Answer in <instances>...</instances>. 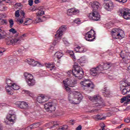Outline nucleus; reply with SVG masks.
<instances>
[{
  "label": "nucleus",
  "instance_id": "f257e3e1",
  "mask_svg": "<svg viewBox=\"0 0 130 130\" xmlns=\"http://www.w3.org/2000/svg\"><path fill=\"white\" fill-rule=\"evenodd\" d=\"M83 95L79 91H74L68 95V100L71 104H80L83 100Z\"/></svg>",
  "mask_w": 130,
  "mask_h": 130
},
{
  "label": "nucleus",
  "instance_id": "f03ea898",
  "mask_svg": "<svg viewBox=\"0 0 130 130\" xmlns=\"http://www.w3.org/2000/svg\"><path fill=\"white\" fill-rule=\"evenodd\" d=\"M67 74L68 76H71L72 74V75L76 78L81 79L84 76V71L83 70V69L78 64V63L75 62L73 70L69 71L67 72Z\"/></svg>",
  "mask_w": 130,
  "mask_h": 130
},
{
  "label": "nucleus",
  "instance_id": "7ed1b4c3",
  "mask_svg": "<svg viewBox=\"0 0 130 130\" xmlns=\"http://www.w3.org/2000/svg\"><path fill=\"white\" fill-rule=\"evenodd\" d=\"M87 98H88L90 101L93 102V107H99L101 108L105 106V103H104V101L102 100V98L99 94L95 95L92 97L88 95L87 96Z\"/></svg>",
  "mask_w": 130,
  "mask_h": 130
},
{
  "label": "nucleus",
  "instance_id": "20e7f679",
  "mask_svg": "<svg viewBox=\"0 0 130 130\" xmlns=\"http://www.w3.org/2000/svg\"><path fill=\"white\" fill-rule=\"evenodd\" d=\"M120 91L122 95H126L130 92V83L126 80L120 82Z\"/></svg>",
  "mask_w": 130,
  "mask_h": 130
},
{
  "label": "nucleus",
  "instance_id": "39448f33",
  "mask_svg": "<svg viewBox=\"0 0 130 130\" xmlns=\"http://www.w3.org/2000/svg\"><path fill=\"white\" fill-rule=\"evenodd\" d=\"M81 87L84 89V90H87V89H91L93 90L95 88V84L90 80V79H86L81 81L80 82Z\"/></svg>",
  "mask_w": 130,
  "mask_h": 130
},
{
  "label": "nucleus",
  "instance_id": "423d86ee",
  "mask_svg": "<svg viewBox=\"0 0 130 130\" xmlns=\"http://www.w3.org/2000/svg\"><path fill=\"white\" fill-rule=\"evenodd\" d=\"M111 33L113 38L115 39H122L124 37V32L119 28H113Z\"/></svg>",
  "mask_w": 130,
  "mask_h": 130
},
{
  "label": "nucleus",
  "instance_id": "0eeeda50",
  "mask_svg": "<svg viewBox=\"0 0 130 130\" xmlns=\"http://www.w3.org/2000/svg\"><path fill=\"white\" fill-rule=\"evenodd\" d=\"M24 77L25 78L26 82L28 86H34L36 81L32 74L25 72L24 73Z\"/></svg>",
  "mask_w": 130,
  "mask_h": 130
},
{
  "label": "nucleus",
  "instance_id": "6e6552de",
  "mask_svg": "<svg viewBox=\"0 0 130 130\" xmlns=\"http://www.w3.org/2000/svg\"><path fill=\"white\" fill-rule=\"evenodd\" d=\"M95 35H96L95 31L93 29H91L89 31L85 34L84 38L86 41L92 42V41H94V40L96 38Z\"/></svg>",
  "mask_w": 130,
  "mask_h": 130
},
{
  "label": "nucleus",
  "instance_id": "1a4fd4ad",
  "mask_svg": "<svg viewBox=\"0 0 130 130\" xmlns=\"http://www.w3.org/2000/svg\"><path fill=\"white\" fill-rule=\"evenodd\" d=\"M44 108L47 111V112H49V113H52L55 111V105L53 102H51L48 103H46L44 105Z\"/></svg>",
  "mask_w": 130,
  "mask_h": 130
},
{
  "label": "nucleus",
  "instance_id": "9d476101",
  "mask_svg": "<svg viewBox=\"0 0 130 130\" xmlns=\"http://www.w3.org/2000/svg\"><path fill=\"white\" fill-rule=\"evenodd\" d=\"M119 12L125 20H130V10L128 8H123L120 10Z\"/></svg>",
  "mask_w": 130,
  "mask_h": 130
},
{
  "label": "nucleus",
  "instance_id": "9b49d317",
  "mask_svg": "<svg viewBox=\"0 0 130 130\" xmlns=\"http://www.w3.org/2000/svg\"><path fill=\"white\" fill-rule=\"evenodd\" d=\"M103 69L100 68V65H99L96 68H93L90 70V74L91 76L97 77L99 74L102 73Z\"/></svg>",
  "mask_w": 130,
  "mask_h": 130
},
{
  "label": "nucleus",
  "instance_id": "f8f14e48",
  "mask_svg": "<svg viewBox=\"0 0 130 130\" xmlns=\"http://www.w3.org/2000/svg\"><path fill=\"white\" fill-rule=\"evenodd\" d=\"M6 44L7 45H17V44H20L21 42V39L19 38H13L11 39H6Z\"/></svg>",
  "mask_w": 130,
  "mask_h": 130
},
{
  "label": "nucleus",
  "instance_id": "ddd939ff",
  "mask_svg": "<svg viewBox=\"0 0 130 130\" xmlns=\"http://www.w3.org/2000/svg\"><path fill=\"white\" fill-rule=\"evenodd\" d=\"M88 17L90 20L93 21H99L101 18L100 14L96 11H93V12L89 15Z\"/></svg>",
  "mask_w": 130,
  "mask_h": 130
},
{
  "label": "nucleus",
  "instance_id": "4468645a",
  "mask_svg": "<svg viewBox=\"0 0 130 130\" xmlns=\"http://www.w3.org/2000/svg\"><path fill=\"white\" fill-rule=\"evenodd\" d=\"M6 83L7 85L6 86V91L9 95H12L13 94V92H12V88H11V86H12V85L14 83V81H11L10 79H6Z\"/></svg>",
  "mask_w": 130,
  "mask_h": 130
},
{
  "label": "nucleus",
  "instance_id": "2eb2a0df",
  "mask_svg": "<svg viewBox=\"0 0 130 130\" xmlns=\"http://www.w3.org/2000/svg\"><path fill=\"white\" fill-rule=\"evenodd\" d=\"M67 30V26L62 25L59 29L56 31V34L55 35V37L56 39H60L62 36V32Z\"/></svg>",
  "mask_w": 130,
  "mask_h": 130
},
{
  "label": "nucleus",
  "instance_id": "dca6fc26",
  "mask_svg": "<svg viewBox=\"0 0 130 130\" xmlns=\"http://www.w3.org/2000/svg\"><path fill=\"white\" fill-rule=\"evenodd\" d=\"M29 66L32 67H41V64L38 61H35L32 58H28L25 60Z\"/></svg>",
  "mask_w": 130,
  "mask_h": 130
},
{
  "label": "nucleus",
  "instance_id": "f3484780",
  "mask_svg": "<svg viewBox=\"0 0 130 130\" xmlns=\"http://www.w3.org/2000/svg\"><path fill=\"white\" fill-rule=\"evenodd\" d=\"M63 83L64 85V87L65 88V90L67 92H71V88L69 87H74V85H72L71 82L69 81V79H67L66 80L63 81Z\"/></svg>",
  "mask_w": 130,
  "mask_h": 130
},
{
  "label": "nucleus",
  "instance_id": "a211bd4d",
  "mask_svg": "<svg viewBox=\"0 0 130 130\" xmlns=\"http://www.w3.org/2000/svg\"><path fill=\"white\" fill-rule=\"evenodd\" d=\"M16 104L21 109H28L29 107L28 104L25 102H16Z\"/></svg>",
  "mask_w": 130,
  "mask_h": 130
},
{
  "label": "nucleus",
  "instance_id": "6ab92c4d",
  "mask_svg": "<svg viewBox=\"0 0 130 130\" xmlns=\"http://www.w3.org/2000/svg\"><path fill=\"white\" fill-rule=\"evenodd\" d=\"M104 8L107 11H109L110 12V11L113 10V3L111 1H108L106 3Z\"/></svg>",
  "mask_w": 130,
  "mask_h": 130
},
{
  "label": "nucleus",
  "instance_id": "aec40b11",
  "mask_svg": "<svg viewBox=\"0 0 130 130\" xmlns=\"http://www.w3.org/2000/svg\"><path fill=\"white\" fill-rule=\"evenodd\" d=\"M37 101L39 103H44V102L48 101V98H47V96H44L43 95H41L37 98Z\"/></svg>",
  "mask_w": 130,
  "mask_h": 130
},
{
  "label": "nucleus",
  "instance_id": "412c9836",
  "mask_svg": "<svg viewBox=\"0 0 130 130\" xmlns=\"http://www.w3.org/2000/svg\"><path fill=\"white\" fill-rule=\"evenodd\" d=\"M79 10L76 9V8H71L67 10V15L68 16H72V15H76L78 14Z\"/></svg>",
  "mask_w": 130,
  "mask_h": 130
},
{
  "label": "nucleus",
  "instance_id": "4be33fe9",
  "mask_svg": "<svg viewBox=\"0 0 130 130\" xmlns=\"http://www.w3.org/2000/svg\"><path fill=\"white\" fill-rule=\"evenodd\" d=\"M101 69H103L102 70V72H103V71H105L106 70H108L110 68V67H113V64L110 63V62H107L106 63H104L103 66L100 64Z\"/></svg>",
  "mask_w": 130,
  "mask_h": 130
},
{
  "label": "nucleus",
  "instance_id": "5701e85b",
  "mask_svg": "<svg viewBox=\"0 0 130 130\" xmlns=\"http://www.w3.org/2000/svg\"><path fill=\"white\" fill-rule=\"evenodd\" d=\"M87 50V48H85L84 46H77L75 48L76 52H79V53H84V52H86Z\"/></svg>",
  "mask_w": 130,
  "mask_h": 130
},
{
  "label": "nucleus",
  "instance_id": "b1692460",
  "mask_svg": "<svg viewBox=\"0 0 130 130\" xmlns=\"http://www.w3.org/2000/svg\"><path fill=\"white\" fill-rule=\"evenodd\" d=\"M49 128H52L53 129H55L58 127V122L57 121H52L48 123Z\"/></svg>",
  "mask_w": 130,
  "mask_h": 130
},
{
  "label": "nucleus",
  "instance_id": "393cba45",
  "mask_svg": "<svg viewBox=\"0 0 130 130\" xmlns=\"http://www.w3.org/2000/svg\"><path fill=\"white\" fill-rule=\"evenodd\" d=\"M7 118L10 122H15L17 118L15 114H9L8 115Z\"/></svg>",
  "mask_w": 130,
  "mask_h": 130
},
{
  "label": "nucleus",
  "instance_id": "a878e982",
  "mask_svg": "<svg viewBox=\"0 0 130 130\" xmlns=\"http://www.w3.org/2000/svg\"><path fill=\"white\" fill-rule=\"evenodd\" d=\"M90 4L92 9H93V11H97L100 7V4L97 1L91 2Z\"/></svg>",
  "mask_w": 130,
  "mask_h": 130
},
{
  "label": "nucleus",
  "instance_id": "bb28decb",
  "mask_svg": "<svg viewBox=\"0 0 130 130\" xmlns=\"http://www.w3.org/2000/svg\"><path fill=\"white\" fill-rule=\"evenodd\" d=\"M45 9L44 8V7L43 6H40V7H39V11L37 13V16H43V15H44L45 14Z\"/></svg>",
  "mask_w": 130,
  "mask_h": 130
},
{
  "label": "nucleus",
  "instance_id": "cd10ccee",
  "mask_svg": "<svg viewBox=\"0 0 130 130\" xmlns=\"http://www.w3.org/2000/svg\"><path fill=\"white\" fill-rule=\"evenodd\" d=\"M78 62L79 63V64L81 66V67L84 66L83 63H86L87 62V59L86 58V57H82L80 59L78 60Z\"/></svg>",
  "mask_w": 130,
  "mask_h": 130
},
{
  "label": "nucleus",
  "instance_id": "c85d7f7f",
  "mask_svg": "<svg viewBox=\"0 0 130 130\" xmlns=\"http://www.w3.org/2000/svg\"><path fill=\"white\" fill-rule=\"evenodd\" d=\"M40 126V123L37 122L31 125H30L27 127L28 129L30 128V129H33V128H37V127H39Z\"/></svg>",
  "mask_w": 130,
  "mask_h": 130
},
{
  "label": "nucleus",
  "instance_id": "c756f323",
  "mask_svg": "<svg viewBox=\"0 0 130 130\" xmlns=\"http://www.w3.org/2000/svg\"><path fill=\"white\" fill-rule=\"evenodd\" d=\"M103 93L104 94V96H107L110 94V91L109 90H107V88L106 87H104L103 89Z\"/></svg>",
  "mask_w": 130,
  "mask_h": 130
},
{
  "label": "nucleus",
  "instance_id": "7c9ffc66",
  "mask_svg": "<svg viewBox=\"0 0 130 130\" xmlns=\"http://www.w3.org/2000/svg\"><path fill=\"white\" fill-rule=\"evenodd\" d=\"M46 68L47 69H49L50 71H52V70H55V66L54 64H52V63H48L46 64Z\"/></svg>",
  "mask_w": 130,
  "mask_h": 130
},
{
  "label": "nucleus",
  "instance_id": "2f4dec72",
  "mask_svg": "<svg viewBox=\"0 0 130 130\" xmlns=\"http://www.w3.org/2000/svg\"><path fill=\"white\" fill-rule=\"evenodd\" d=\"M11 89H13V90H19V89H20V86H18L16 83L13 82L11 86Z\"/></svg>",
  "mask_w": 130,
  "mask_h": 130
},
{
  "label": "nucleus",
  "instance_id": "473e14b6",
  "mask_svg": "<svg viewBox=\"0 0 130 130\" xmlns=\"http://www.w3.org/2000/svg\"><path fill=\"white\" fill-rule=\"evenodd\" d=\"M62 55H63L62 53L59 51L56 52L54 54L55 57H57L58 59L61 58Z\"/></svg>",
  "mask_w": 130,
  "mask_h": 130
},
{
  "label": "nucleus",
  "instance_id": "72a5a7b5",
  "mask_svg": "<svg viewBox=\"0 0 130 130\" xmlns=\"http://www.w3.org/2000/svg\"><path fill=\"white\" fill-rule=\"evenodd\" d=\"M2 1L6 2L7 0H0V11H6V10H7V7H5L4 4H1Z\"/></svg>",
  "mask_w": 130,
  "mask_h": 130
},
{
  "label": "nucleus",
  "instance_id": "f704fd0d",
  "mask_svg": "<svg viewBox=\"0 0 130 130\" xmlns=\"http://www.w3.org/2000/svg\"><path fill=\"white\" fill-rule=\"evenodd\" d=\"M33 23V21L31 19L27 18L24 21V25L27 26L28 25H31Z\"/></svg>",
  "mask_w": 130,
  "mask_h": 130
},
{
  "label": "nucleus",
  "instance_id": "c9c22d12",
  "mask_svg": "<svg viewBox=\"0 0 130 130\" xmlns=\"http://www.w3.org/2000/svg\"><path fill=\"white\" fill-rule=\"evenodd\" d=\"M68 127L69 126H68V125H64L62 126L59 127V128H58L57 130H67L68 129Z\"/></svg>",
  "mask_w": 130,
  "mask_h": 130
},
{
  "label": "nucleus",
  "instance_id": "e433bc0d",
  "mask_svg": "<svg viewBox=\"0 0 130 130\" xmlns=\"http://www.w3.org/2000/svg\"><path fill=\"white\" fill-rule=\"evenodd\" d=\"M95 118H96V119H98L99 120H104L106 119V117H101V116H100V115H97L95 116Z\"/></svg>",
  "mask_w": 130,
  "mask_h": 130
},
{
  "label": "nucleus",
  "instance_id": "4c0bfd02",
  "mask_svg": "<svg viewBox=\"0 0 130 130\" xmlns=\"http://www.w3.org/2000/svg\"><path fill=\"white\" fill-rule=\"evenodd\" d=\"M16 22L19 24H23V22H24V18L22 17L21 18H18Z\"/></svg>",
  "mask_w": 130,
  "mask_h": 130
},
{
  "label": "nucleus",
  "instance_id": "58836bf2",
  "mask_svg": "<svg viewBox=\"0 0 130 130\" xmlns=\"http://www.w3.org/2000/svg\"><path fill=\"white\" fill-rule=\"evenodd\" d=\"M70 54L71 57H72L73 60L75 61L76 60V57L75 56V55L74 54V51H70Z\"/></svg>",
  "mask_w": 130,
  "mask_h": 130
},
{
  "label": "nucleus",
  "instance_id": "ea45409f",
  "mask_svg": "<svg viewBox=\"0 0 130 130\" xmlns=\"http://www.w3.org/2000/svg\"><path fill=\"white\" fill-rule=\"evenodd\" d=\"M125 58L126 59H130V53L129 52H125Z\"/></svg>",
  "mask_w": 130,
  "mask_h": 130
},
{
  "label": "nucleus",
  "instance_id": "a19ab883",
  "mask_svg": "<svg viewBox=\"0 0 130 130\" xmlns=\"http://www.w3.org/2000/svg\"><path fill=\"white\" fill-rule=\"evenodd\" d=\"M4 24H7V20L0 18V24L4 25Z\"/></svg>",
  "mask_w": 130,
  "mask_h": 130
},
{
  "label": "nucleus",
  "instance_id": "79ce46f5",
  "mask_svg": "<svg viewBox=\"0 0 130 130\" xmlns=\"http://www.w3.org/2000/svg\"><path fill=\"white\" fill-rule=\"evenodd\" d=\"M36 21L37 22V23H40V22H43L42 19H41V18L39 17V16H37L36 19Z\"/></svg>",
  "mask_w": 130,
  "mask_h": 130
},
{
  "label": "nucleus",
  "instance_id": "37998d69",
  "mask_svg": "<svg viewBox=\"0 0 130 130\" xmlns=\"http://www.w3.org/2000/svg\"><path fill=\"white\" fill-rule=\"evenodd\" d=\"M126 104H129L130 103V94L126 96Z\"/></svg>",
  "mask_w": 130,
  "mask_h": 130
},
{
  "label": "nucleus",
  "instance_id": "c03bdc74",
  "mask_svg": "<svg viewBox=\"0 0 130 130\" xmlns=\"http://www.w3.org/2000/svg\"><path fill=\"white\" fill-rule=\"evenodd\" d=\"M9 23L10 28H13V26H14V20H13V19L10 20Z\"/></svg>",
  "mask_w": 130,
  "mask_h": 130
},
{
  "label": "nucleus",
  "instance_id": "a18cd8bd",
  "mask_svg": "<svg viewBox=\"0 0 130 130\" xmlns=\"http://www.w3.org/2000/svg\"><path fill=\"white\" fill-rule=\"evenodd\" d=\"M116 2H118V3H120V4H125L127 0H115Z\"/></svg>",
  "mask_w": 130,
  "mask_h": 130
},
{
  "label": "nucleus",
  "instance_id": "49530a36",
  "mask_svg": "<svg viewBox=\"0 0 130 130\" xmlns=\"http://www.w3.org/2000/svg\"><path fill=\"white\" fill-rule=\"evenodd\" d=\"M120 55L122 58H125V52H121V53H120Z\"/></svg>",
  "mask_w": 130,
  "mask_h": 130
},
{
  "label": "nucleus",
  "instance_id": "de8ad7c7",
  "mask_svg": "<svg viewBox=\"0 0 130 130\" xmlns=\"http://www.w3.org/2000/svg\"><path fill=\"white\" fill-rule=\"evenodd\" d=\"M9 32H11L13 34H16V33H17V30H16L14 28H12L9 29Z\"/></svg>",
  "mask_w": 130,
  "mask_h": 130
},
{
  "label": "nucleus",
  "instance_id": "09e8293b",
  "mask_svg": "<svg viewBox=\"0 0 130 130\" xmlns=\"http://www.w3.org/2000/svg\"><path fill=\"white\" fill-rule=\"evenodd\" d=\"M123 102H125L124 104H126V97L121 99V103H123Z\"/></svg>",
  "mask_w": 130,
  "mask_h": 130
},
{
  "label": "nucleus",
  "instance_id": "8fccbe9b",
  "mask_svg": "<svg viewBox=\"0 0 130 130\" xmlns=\"http://www.w3.org/2000/svg\"><path fill=\"white\" fill-rule=\"evenodd\" d=\"M15 17L16 18H19L20 17V11L19 10L15 11Z\"/></svg>",
  "mask_w": 130,
  "mask_h": 130
},
{
  "label": "nucleus",
  "instance_id": "3c124183",
  "mask_svg": "<svg viewBox=\"0 0 130 130\" xmlns=\"http://www.w3.org/2000/svg\"><path fill=\"white\" fill-rule=\"evenodd\" d=\"M63 42H64V44L66 45V46H69V45H70V43H69V42H68V41L64 39H63Z\"/></svg>",
  "mask_w": 130,
  "mask_h": 130
},
{
  "label": "nucleus",
  "instance_id": "603ef678",
  "mask_svg": "<svg viewBox=\"0 0 130 130\" xmlns=\"http://www.w3.org/2000/svg\"><path fill=\"white\" fill-rule=\"evenodd\" d=\"M74 22L76 24H80L81 23V20L79 18H77L74 20Z\"/></svg>",
  "mask_w": 130,
  "mask_h": 130
},
{
  "label": "nucleus",
  "instance_id": "864d4df0",
  "mask_svg": "<svg viewBox=\"0 0 130 130\" xmlns=\"http://www.w3.org/2000/svg\"><path fill=\"white\" fill-rule=\"evenodd\" d=\"M100 126L101 128H103V129H105V124H104V123H101Z\"/></svg>",
  "mask_w": 130,
  "mask_h": 130
},
{
  "label": "nucleus",
  "instance_id": "5fc2aeb1",
  "mask_svg": "<svg viewBox=\"0 0 130 130\" xmlns=\"http://www.w3.org/2000/svg\"><path fill=\"white\" fill-rule=\"evenodd\" d=\"M28 5L30 7H32V6H33V0H29Z\"/></svg>",
  "mask_w": 130,
  "mask_h": 130
},
{
  "label": "nucleus",
  "instance_id": "6e6d98bb",
  "mask_svg": "<svg viewBox=\"0 0 130 130\" xmlns=\"http://www.w3.org/2000/svg\"><path fill=\"white\" fill-rule=\"evenodd\" d=\"M130 121V117L129 118H127L125 119H124V122H127V123H128Z\"/></svg>",
  "mask_w": 130,
  "mask_h": 130
},
{
  "label": "nucleus",
  "instance_id": "4d7b16f0",
  "mask_svg": "<svg viewBox=\"0 0 130 130\" xmlns=\"http://www.w3.org/2000/svg\"><path fill=\"white\" fill-rule=\"evenodd\" d=\"M24 92L26 94H28V95H29V96H31V95H32V93H31V92L29 91L24 90Z\"/></svg>",
  "mask_w": 130,
  "mask_h": 130
},
{
  "label": "nucleus",
  "instance_id": "13d9d810",
  "mask_svg": "<svg viewBox=\"0 0 130 130\" xmlns=\"http://www.w3.org/2000/svg\"><path fill=\"white\" fill-rule=\"evenodd\" d=\"M20 14L21 16H22V18H25V12H24V11H21Z\"/></svg>",
  "mask_w": 130,
  "mask_h": 130
},
{
  "label": "nucleus",
  "instance_id": "bf43d9fd",
  "mask_svg": "<svg viewBox=\"0 0 130 130\" xmlns=\"http://www.w3.org/2000/svg\"><path fill=\"white\" fill-rule=\"evenodd\" d=\"M49 50L51 52H52V51L54 50V47L53 46H51V47H50Z\"/></svg>",
  "mask_w": 130,
  "mask_h": 130
},
{
  "label": "nucleus",
  "instance_id": "052dcab7",
  "mask_svg": "<svg viewBox=\"0 0 130 130\" xmlns=\"http://www.w3.org/2000/svg\"><path fill=\"white\" fill-rule=\"evenodd\" d=\"M82 129V126L79 125L77 128L76 130H81Z\"/></svg>",
  "mask_w": 130,
  "mask_h": 130
},
{
  "label": "nucleus",
  "instance_id": "680f3d73",
  "mask_svg": "<svg viewBox=\"0 0 130 130\" xmlns=\"http://www.w3.org/2000/svg\"><path fill=\"white\" fill-rule=\"evenodd\" d=\"M70 123H71V124L74 125L75 123V120H70Z\"/></svg>",
  "mask_w": 130,
  "mask_h": 130
},
{
  "label": "nucleus",
  "instance_id": "e2e57ef3",
  "mask_svg": "<svg viewBox=\"0 0 130 130\" xmlns=\"http://www.w3.org/2000/svg\"><path fill=\"white\" fill-rule=\"evenodd\" d=\"M40 1L39 0H35V4H39Z\"/></svg>",
  "mask_w": 130,
  "mask_h": 130
},
{
  "label": "nucleus",
  "instance_id": "0e129e2a",
  "mask_svg": "<svg viewBox=\"0 0 130 130\" xmlns=\"http://www.w3.org/2000/svg\"><path fill=\"white\" fill-rule=\"evenodd\" d=\"M4 52H5V51H0V56H2V55H4Z\"/></svg>",
  "mask_w": 130,
  "mask_h": 130
},
{
  "label": "nucleus",
  "instance_id": "69168bd1",
  "mask_svg": "<svg viewBox=\"0 0 130 130\" xmlns=\"http://www.w3.org/2000/svg\"><path fill=\"white\" fill-rule=\"evenodd\" d=\"M56 43H57V41H56V40H54L53 42V45H55L56 44Z\"/></svg>",
  "mask_w": 130,
  "mask_h": 130
},
{
  "label": "nucleus",
  "instance_id": "338daca9",
  "mask_svg": "<svg viewBox=\"0 0 130 130\" xmlns=\"http://www.w3.org/2000/svg\"><path fill=\"white\" fill-rule=\"evenodd\" d=\"M0 106H7V104L6 103H2Z\"/></svg>",
  "mask_w": 130,
  "mask_h": 130
},
{
  "label": "nucleus",
  "instance_id": "774afa93",
  "mask_svg": "<svg viewBox=\"0 0 130 130\" xmlns=\"http://www.w3.org/2000/svg\"><path fill=\"white\" fill-rule=\"evenodd\" d=\"M16 6L17 7H21V3H16Z\"/></svg>",
  "mask_w": 130,
  "mask_h": 130
}]
</instances>
